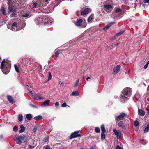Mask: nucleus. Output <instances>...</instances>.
<instances>
[{"instance_id": "f257e3e1", "label": "nucleus", "mask_w": 149, "mask_h": 149, "mask_svg": "<svg viewBox=\"0 0 149 149\" xmlns=\"http://www.w3.org/2000/svg\"><path fill=\"white\" fill-rule=\"evenodd\" d=\"M53 22V19L47 16H41L36 18L35 22L37 24H50Z\"/></svg>"}, {"instance_id": "f03ea898", "label": "nucleus", "mask_w": 149, "mask_h": 149, "mask_svg": "<svg viewBox=\"0 0 149 149\" xmlns=\"http://www.w3.org/2000/svg\"><path fill=\"white\" fill-rule=\"evenodd\" d=\"M131 90L130 88H125L122 91L120 97V99L122 101L128 100L131 96Z\"/></svg>"}, {"instance_id": "7ed1b4c3", "label": "nucleus", "mask_w": 149, "mask_h": 149, "mask_svg": "<svg viewBox=\"0 0 149 149\" xmlns=\"http://www.w3.org/2000/svg\"><path fill=\"white\" fill-rule=\"evenodd\" d=\"M11 68V65L7 63L5 59L1 62L0 68L3 72L5 74H7L9 72Z\"/></svg>"}, {"instance_id": "20e7f679", "label": "nucleus", "mask_w": 149, "mask_h": 149, "mask_svg": "<svg viewBox=\"0 0 149 149\" xmlns=\"http://www.w3.org/2000/svg\"><path fill=\"white\" fill-rule=\"evenodd\" d=\"M27 138L26 135L22 134L19 136L17 137L16 139V141L17 144H21L22 141L23 142H25L27 140Z\"/></svg>"}, {"instance_id": "39448f33", "label": "nucleus", "mask_w": 149, "mask_h": 149, "mask_svg": "<svg viewBox=\"0 0 149 149\" xmlns=\"http://www.w3.org/2000/svg\"><path fill=\"white\" fill-rule=\"evenodd\" d=\"M75 25L77 27H79L81 28H84L86 27L87 25L86 22V21H83L82 19H79L77 20L75 23Z\"/></svg>"}, {"instance_id": "423d86ee", "label": "nucleus", "mask_w": 149, "mask_h": 149, "mask_svg": "<svg viewBox=\"0 0 149 149\" xmlns=\"http://www.w3.org/2000/svg\"><path fill=\"white\" fill-rule=\"evenodd\" d=\"M8 10L10 14L11 17H16L17 13L15 8L12 6H9Z\"/></svg>"}, {"instance_id": "0eeeda50", "label": "nucleus", "mask_w": 149, "mask_h": 149, "mask_svg": "<svg viewBox=\"0 0 149 149\" xmlns=\"http://www.w3.org/2000/svg\"><path fill=\"white\" fill-rule=\"evenodd\" d=\"M126 116V114L123 113H122L120 115L117 117L116 118V121H120L122 120Z\"/></svg>"}, {"instance_id": "6e6552de", "label": "nucleus", "mask_w": 149, "mask_h": 149, "mask_svg": "<svg viewBox=\"0 0 149 149\" xmlns=\"http://www.w3.org/2000/svg\"><path fill=\"white\" fill-rule=\"evenodd\" d=\"M113 132L118 138H119L121 136L122 133L120 130H117L115 128L113 130Z\"/></svg>"}, {"instance_id": "1a4fd4ad", "label": "nucleus", "mask_w": 149, "mask_h": 149, "mask_svg": "<svg viewBox=\"0 0 149 149\" xmlns=\"http://www.w3.org/2000/svg\"><path fill=\"white\" fill-rule=\"evenodd\" d=\"M120 65H118L116 67H114L113 70V73L114 74H116L119 71L120 68Z\"/></svg>"}, {"instance_id": "9d476101", "label": "nucleus", "mask_w": 149, "mask_h": 149, "mask_svg": "<svg viewBox=\"0 0 149 149\" xmlns=\"http://www.w3.org/2000/svg\"><path fill=\"white\" fill-rule=\"evenodd\" d=\"M90 10V8H85L83 10L81 11V15H84L88 14Z\"/></svg>"}, {"instance_id": "9b49d317", "label": "nucleus", "mask_w": 149, "mask_h": 149, "mask_svg": "<svg viewBox=\"0 0 149 149\" xmlns=\"http://www.w3.org/2000/svg\"><path fill=\"white\" fill-rule=\"evenodd\" d=\"M33 99L38 100H40L43 99V97L39 94H36L33 95Z\"/></svg>"}, {"instance_id": "f8f14e48", "label": "nucleus", "mask_w": 149, "mask_h": 149, "mask_svg": "<svg viewBox=\"0 0 149 149\" xmlns=\"http://www.w3.org/2000/svg\"><path fill=\"white\" fill-rule=\"evenodd\" d=\"M118 126L124 130H126V127L124 125L123 122L122 121H120L118 123Z\"/></svg>"}, {"instance_id": "ddd939ff", "label": "nucleus", "mask_w": 149, "mask_h": 149, "mask_svg": "<svg viewBox=\"0 0 149 149\" xmlns=\"http://www.w3.org/2000/svg\"><path fill=\"white\" fill-rule=\"evenodd\" d=\"M79 131H75L74 133H73L70 136V138L71 139L77 137V136L78 135V134L79 133Z\"/></svg>"}, {"instance_id": "4468645a", "label": "nucleus", "mask_w": 149, "mask_h": 149, "mask_svg": "<svg viewBox=\"0 0 149 149\" xmlns=\"http://www.w3.org/2000/svg\"><path fill=\"white\" fill-rule=\"evenodd\" d=\"M7 98L9 102L12 104H14L15 102L13 97L10 95H8L7 96Z\"/></svg>"}, {"instance_id": "2eb2a0df", "label": "nucleus", "mask_w": 149, "mask_h": 149, "mask_svg": "<svg viewBox=\"0 0 149 149\" xmlns=\"http://www.w3.org/2000/svg\"><path fill=\"white\" fill-rule=\"evenodd\" d=\"M58 5H56L55 6H53V5H51L48 7V9L49 10V12H50L52 11L55 7L57 6Z\"/></svg>"}, {"instance_id": "dca6fc26", "label": "nucleus", "mask_w": 149, "mask_h": 149, "mask_svg": "<svg viewBox=\"0 0 149 149\" xmlns=\"http://www.w3.org/2000/svg\"><path fill=\"white\" fill-rule=\"evenodd\" d=\"M50 100H46L43 102V104L42 105V107H45L48 105Z\"/></svg>"}, {"instance_id": "f3484780", "label": "nucleus", "mask_w": 149, "mask_h": 149, "mask_svg": "<svg viewBox=\"0 0 149 149\" xmlns=\"http://www.w3.org/2000/svg\"><path fill=\"white\" fill-rule=\"evenodd\" d=\"M138 113L139 115L142 116H143L145 114L144 111L140 109L138 110Z\"/></svg>"}, {"instance_id": "a211bd4d", "label": "nucleus", "mask_w": 149, "mask_h": 149, "mask_svg": "<svg viewBox=\"0 0 149 149\" xmlns=\"http://www.w3.org/2000/svg\"><path fill=\"white\" fill-rule=\"evenodd\" d=\"M20 130L19 131L20 133L23 132L25 130V128L24 126L21 125L20 126Z\"/></svg>"}, {"instance_id": "6ab92c4d", "label": "nucleus", "mask_w": 149, "mask_h": 149, "mask_svg": "<svg viewBox=\"0 0 149 149\" xmlns=\"http://www.w3.org/2000/svg\"><path fill=\"white\" fill-rule=\"evenodd\" d=\"M40 1L33 4V7L34 8H36L38 7H40Z\"/></svg>"}, {"instance_id": "aec40b11", "label": "nucleus", "mask_w": 149, "mask_h": 149, "mask_svg": "<svg viewBox=\"0 0 149 149\" xmlns=\"http://www.w3.org/2000/svg\"><path fill=\"white\" fill-rule=\"evenodd\" d=\"M40 7H44L46 5V4L45 3V2L43 1H40Z\"/></svg>"}, {"instance_id": "412c9836", "label": "nucleus", "mask_w": 149, "mask_h": 149, "mask_svg": "<svg viewBox=\"0 0 149 149\" xmlns=\"http://www.w3.org/2000/svg\"><path fill=\"white\" fill-rule=\"evenodd\" d=\"M26 117L28 120H30L32 118V115L31 114H26Z\"/></svg>"}, {"instance_id": "4be33fe9", "label": "nucleus", "mask_w": 149, "mask_h": 149, "mask_svg": "<svg viewBox=\"0 0 149 149\" xmlns=\"http://www.w3.org/2000/svg\"><path fill=\"white\" fill-rule=\"evenodd\" d=\"M18 119L20 122L22 121L23 120V116L21 114H19L18 115Z\"/></svg>"}, {"instance_id": "5701e85b", "label": "nucleus", "mask_w": 149, "mask_h": 149, "mask_svg": "<svg viewBox=\"0 0 149 149\" xmlns=\"http://www.w3.org/2000/svg\"><path fill=\"white\" fill-rule=\"evenodd\" d=\"M149 130V124H148L146 126L144 130V133H146Z\"/></svg>"}, {"instance_id": "b1692460", "label": "nucleus", "mask_w": 149, "mask_h": 149, "mask_svg": "<svg viewBox=\"0 0 149 149\" xmlns=\"http://www.w3.org/2000/svg\"><path fill=\"white\" fill-rule=\"evenodd\" d=\"M104 7L108 10H109L112 8V6L110 4H107L104 6Z\"/></svg>"}, {"instance_id": "393cba45", "label": "nucleus", "mask_w": 149, "mask_h": 149, "mask_svg": "<svg viewBox=\"0 0 149 149\" xmlns=\"http://www.w3.org/2000/svg\"><path fill=\"white\" fill-rule=\"evenodd\" d=\"M71 95L74 96H77L79 95V94L77 91H74L72 93Z\"/></svg>"}, {"instance_id": "a878e982", "label": "nucleus", "mask_w": 149, "mask_h": 149, "mask_svg": "<svg viewBox=\"0 0 149 149\" xmlns=\"http://www.w3.org/2000/svg\"><path fill=\"white\" fill-rule=\"evenodd\" d=\"M101 130L102 132V133H105L106 132L105 128L104 125H102L101 126Z\"/></svg>"}, {"instance_id": "bb28decb", "label": "nucleus", "mask_w": 149, "mask_h": 149, "mask_svg": "<svg viewBox=\"0 0 149 149\" xmlns=\"http://www.w3.org/2000/svg\"><path fill=\"white\" fill-rule=\"evenodd\" d=\"M34 119L36 120H41L42 119V117L40 115H38L34 117Z\"/></svg>"}, {"instance_id": "cd10ccee", "label": "nucleus", "mask_w": 149, "mask_h": 149, "mask_svg": "<svg viewBox=\"0 0 149 149\" xmlns=\"http://www.w3.org/2000/svg\"><path fill=\"white\" fill-rule=\"evenodd\" d=\"M0 11L2 12V13L4 15H5L6 14V10L3 7H2L1 10Z\"/></svg>"}, {"instance_id": "c85d7f7f", "label": "nucleus", "mask_w": 149, "mask_h": 149, "mask_svg": "<svg viewBox=\"0 0 149 149\" xmlns=\"http://www.w3.org/2000/svg\"><path fill=\"white\" fill-rule=\"evenodd\" d=\"M105 133H101V139L102 140H104L105 138Z\"/></svg>"}, {"instance_id": "c756f323", "label": "nucleus", "mask_w": 149, "mask_h": 149, "mask_svg": "<svg viewBox=\"0 0 149 149\" xmlns=\"http://www.w3.org/2000/svg\"><path fill=\"white\" fill-rule=\"evenodd\" d=\"M125 31V30H123L120 32H119L118 33H117L116 34V36H117V37H118V36H119L120 35L122 34H123Z\"/></svg>"}, {"instance_id": "7c9ffc66", "label": "nucleus", "mask_w": 149, "mask_h": 149, "mask_svg": "<svg viewBox=\"0 0 149 149\" xmlns=\"http://www.w3.org/2000/svg\"><path fill=\"white\" fill-rule=\"evenodd\" d=\"M14 66L16 72H17V73H19V68L17 65L16 64H15L14 65Z\"/></svg>"}, {"instance_id": "2f4dec72", "label": "nucleus", "mask_w": 149, "mask_h": 149, "mask_svg": "<svg viewBox=\"0 0 149 149\" xmlns=\"http://www.w3.org/2000/svg\"><path fill=\"white\" fill-rule=\"evenodd\" d=\"M115 22H112L108 24L107 25L109 28L112 25L114 24H115Z\"/></svg>"}, {"instance_id": "473e14b6", "label": "nucleus", "mask_w": 149, "mask_h": 149, "mask_svg": "<svg viewBox=\"0 0 149 149\" xmlns=\"http://www.w3.org/2000/svg\"><path fill=\"white\" fill-rule=\"evenodd\" d=\"M93 19V17L91 16H90L88 18V19H87V22H90Z\"/></svg>"}, {"instance_id": "72a5a7b5", "label": "nucleus", "mask_w": 149, "mask_h": 149, "mask_svg": "<svg viewBox=\"0 0 149 149\" xmlns=\"http://www.w3.org/2000/svg\"><path fill=\"white\" fill-rule=\"evenodd\" d=\"M60 53V51H57L55 52V55L56 57H58Z\"/></svg>"}, {"instance_id": "f704fd0d", "label": "nucleus", "mask_w": 149, "mask_h": 149, "mask_svg": "<svg viewBox=\"0 0 149 149\" xmlns=\"http://www.w3.org/2000/svg\"><path fill=\"white\" fill-rule=\"evenodd\" d=\"M95 131L97 133H99L100 132V130L99 128L98 127H96L95 128Z\"/></svg>"}, {"instance_id": "c9c22d12", "label": "nucleus", "mask_w": 149, "mask_h": 149, "mask_svg": "<svg viewBox=\"0 0 149 149\" xmlns=\"http://www.w3.org/2000/svg\"><path fill=\"white\" fill-rule=\"evenodd\" d=\"M117 37H117V36H116V34L114 36L111 37L110 38V39L111 40H115L116 39V38Z\"/></svg>"}, {"instance_id": "e433bc0d", "label": "nucleus", "mask_w": 149, "mask_h": 149, "mask_svg": "<svg viewBox=\"0 0 149 149\" xmlns=\"http://www.w3.org/2000/svg\"><path fill=\"white\" fill-rule=\"evenodd\" d=\"M52 75L50 72L49 73V75L48 77V80H49L52 79Z\"/></svg>"}, {"instance_id": "4c0bfd02", "label": "nucleus", "mask_w": 149, "mask_h": 149, "mask_svg": "<svg viewBox=\"0 0 149 149\" xmlns=\"http://www.w3.org/2000/svg\"><path fill=\"white\" fill-rule=\"evenodd\" d=\"M11 30L13 31H17V27H11Z\"/></svg>"}, {"instance_id": "58836bf2", "label": "nucleus", "mask_w": 149, "mask_h": 149, "mask_svg": "<svg viewBox=\"0 0 149 149\" xmlns=\"http://www.w3.org/2000/svg\"><path fill=\"white\" fill-rule=\"evenodd\" d=\"M79 81V79L78 80H77L76 81V82H75V84H74L75 87H76L78 85Z\"/></svg>"}, {"instance_id": "ea45409f", "label": "nucleus", "mask_w": 149, "mask_h": 149, "mask_svg": "<svg viewBox=\"0 0 149 149\" xmlns=\"http://www.w3.org/2000/svg\"><path fill=\"white\" fill-rule=\"evenodd\" d=\"M139 125V123L137 121H135L134 123V125L135 127H137Z\"/></svg>"}, {"instance_id": "a19ab883", "label": "nucleus", "mask_w": 149, "mask_h": 149, "mask_svg": "<svg viewBox=\"0 0 149 149\" xmlns=\"http://www.w3.org/2000/svg\"><path fill=\"white\" fill-rule=\"evenodd\" d=\"M22 17H29V15L28 14H25L24 15H22Z\"/></svg>"}, {"instance_id": "79ce46f5", "label": "nucleus", "mask_w": 149, "mask_h": 149, "mask_svg": "<svg viewBox=\"0 0 149 149\" xmlns=\"http://www.w3.org/2000/svg\"><path fill=\"white\" fill-rule=\"evenodd\" d=\"M13 130L15 132H17L18 130V128L16 126H15L13 128Z\"/></svg>"}, {"instance_id": "37998d69", "label": "nucleus", "mask_w": 149, "mask_h": 149, "mask_svg": "<svg viewBox=\"0 0 149 149\" xmlns=\"http://www.w3.org/2000/svg\"><path fill=\"white\" fill-rule=\"evenodd\" d=\"M29 105L32 107L35 108H38L37 106L34 105H33L31 103L29 104Z\"/></svg>"}, {"instance_id": "c03bdc74", "label": "nucleus", "mask_w": 149, "mask_h": 149, "mask_svg": "<svg viewBox=\"0 0 149 149\" xmlns=\"http://www.w3.org/2000/svg\"><path fill=\"white\" fill-rule=\"evenodd\" d=\"M17 23L15 22L13 24L11 27H17Z\"/></svg>"}, {"instance_id": "a18cd8bd", "label": "nucleus", "mask_w": 149, "mask_h": 149, "mask_svg": "<svg viewBox=\"0 0 149 149\" xmlns=\"http://www.w3.org/2000/svg\"><path fill=\"white\" fill-rule=\"evenodd\" d=\"M109 28L106 25L103 28V30L106 31Z\"/></svg>"}, {"instance_id": "49530a36", "label": "nucleus", "mask_w": 149, "mask_h": 149, "mask_svg": "<svg viewBox=\"0 0 149 149\" xmlns=\"http://www.w3.org/2000/svg\"><path fill=\"white\" fill-rule=\"evenodd\" d=\"M142 142H141V143L143 144V145H145V144H146L147 142V141H144L143 140H142Z\"/></svg>"}, {"instance_id": "de8ad7c7", "label": "nucleus", "mask_w": 149, "mask_h": 149, "mask_svg": "<svg viewBox=\"0 0 149 149\" xmlns=\"http://www.w3.org/2000/svg\"><path fill=\"white\" fill-rule=\"evenodd\" d=\"M67 106V105L66 103L65 102L63 103L61 105V107H65Z\"/></svg>"}, {"instance_id": "09e8293b", "label": "nucleus", "mask_w": 149, "mask_h": 149, "mask_svg": "<svg viewBox=\"0 0 149 149\" xmlns=\"http://www.w3.org/2000/svg\"><path fill=\"white\" fill-rule=\"evenodd\" d=\"M48 138L47 137H45L43 141H44L45 142H47L48 141Z\"/></svg>"}, {"instance_id": "8fccbe9b", "label": "nucleus", "mask_w": 149, "mask_h": 149, "mask_svg": "<svg viewBox=\"0 0 149 149\" xmlns=\"http://www.w3.org/2000/svg\"><path fill=\"white\" fill-rule=\"evenodd\" d=\"M116 149H123V148L121 147H120L118 145H117Z\"/></svg>"}, {"instance_id": "3c124183", "label": "nucleus", "mask_w": 149, "mask_h": 149, "mask_svg": "<svg viewBox=\"0 0 149 149\" xmlns=\"http://www.w3.org/2000/svg\"><path fill=\"white\" fill-rule=\"evenodd\" d=\"M121 11V10L119 8L116 9V12H118Z\"/></svg>"}, {"instance_id": "603ef678", "label": "nucleus", "mask_w": 149, "mask_h": 149, "mask_svg": "<svg viewBox=\"0 0 149 149\" xmlns=\"http://www.w3.org/2000/svg\"><path fill=\"white\" fill-rule=\"evenodd\" d=\"M37 128L36 127H35L33 129V131L34 132H36L37 131Z\"/></svg>"}, {"instance_id": "864d4df0", "label": "nucleus", "mask_w": 149, "mask_h": 149, "mask_svg": "<svg viewBox=\"0 0 149 149\" xmlns=\"http://www.w3.org/2000/svg\"><path fill=\"white\" fill-rule=\"evenodd\" d=\"M143 2L145 3H148L149 4V0H144L143 1Z\"/></svg>"}, {"instance_id": "5fc2aeb1", "label": "nucleus", "mask_w": 149, "mask_h": 149, "mask_svg": "<svg viewBox=\"0 0 149 149\" xmlns=\"http://www.w3.org/2000/svg\"><path fill=\"white\" fill-rule=\"evenodd\" d=\"M29 94L31 95L33 97V93L31 91H29Z\"/></svg>"}, {"instance_id": "6e6d98bb", "label": "nucleus", "mask_w": 149, "mask_h": 149, "mask_svg": "<svg viewBox=\"0 0 149 149\" xmlns=\"http://www.w3.org/2000/svg\"><path fill=\"white\" fill-rule=\"evenodd\" d=\"M148 62L147 63V64H146L144 66V68L145 69H146L148 67Z\"/></svg>"}, {"instance_id": "4d7b16f0", "label": "nucleus", "mask_w": 149, "mask_h": 149, "mask_svg": "<svg viewBox=\"0 0 149 149\" xmlns=\"http://www.w3.org/2000/svg\"><path fill=\"white\" fill-rule=\"evenodd\" d=\"M50 147H49L48 146H46L45 147V149H52V148H50Z\"/></svg>"}, {"instance_id": "13d9d810", "label": "nucleus", "mask_w": 149, "mask_h": 149, "mask_svg": "<svg viewBox=\"0 0 149 149\" xmlns=\"http://www.w3.org/2000/svg\"><path fill=\"white\" fill-rule=\"evenodd\" d=\"M59 104L58 102H56L55 103V105L57 107L59 105Z\"/></svg>"}, {"instance_id": "bf43d9fd", "label": "nucleus", "mask_w": 149, "mask_h": 149, "mask_svg": "<svg viewBox=\"0 0 149 149\" xmlns=\"http://www.w3.org/2000/svg\"><path fill=\"white\" fill-rule=\"evenodd\" d=\"M48 0H45V1H44L45 2V3H46V5L48 3Z\"/></svg>"}, {"instance_id": "052dcab7", "label": "nucleus", "mask_w": 149, "mask_h": 149, "mask_svg": "<svg viewBox=\"0 0 149 149\" xmlns=\"http://www.w3.org/2000/svg\"><path fill=\"white\" fill-rule=\"evenodd\" d=\"M3 138V135H1L0 136V139L1 140Z\"/></svg>"}, {"instance_id": "680f3d73", "label": "nucleus", "mask_w": 149, "mask_h": 149, "mask_svg": "<svg viewBox=\"0 0 149 149\" xmlns=\"http://www.w3.org/2000/svg\"><path fill=\"white\" fill-rule=\"evenodd\" d=\"M82 136V135L81 134H78L77 135V137H81Z\"/></svg>"}, {"instance_id": "e2e57ef3", "label": "nucleus", "mask_w": 149, "mask_h": 149, "mask_svg": "<svg viewBox=\"0 0 149 149\" xmlns=\"http://www.w3.org/2000/svg\"><path fill=\"white\" fill-rule=\"evenodd\" d=\"M146 109V110L147 111V112H148V115H149V109H148V108H147Z\"/></svg>"}, {"instance_id": "0e129e2a", "label": "nucleus", "mask_w": 149, "mask_h": 149, "mask_svg": "<svg viewBox=\"0 0 149 149\" xmlns=\"http://www.w3.org/2000/svg\"><path fill=\"white\" fill-rule=\"evenodd\" d=\"M90 79V77H88L87 78H86V80L87 81H88V79Z\"/></svg>"}, {"instance_id": "69168bd1", "label": "nucleus", "mask_w": 149, "mask_h": 149, "mask_svg": "<svg viewBox=\"0 0 149 149\" xmlns=\"http://www.w3.org/2000/svg\"><path fill=\"white\" fill-rule=\"evenodd\" d=\"M29 84H26V87L27 86L29 87Z\"/></svg>"}, {"instance_id": "338daca9", "label": "nucleus", "mask_w": 149, "mask_h": 149, "mask_svg": "<svg viewBox=\"0 0 149 149\" xmlns=\"http://www.w3.org/2000/svg\"><path fill=\"white\" fill-rule=\"evenodd\" d=\"M90 149H94V148L93 147H91V148H90Z\"/></svg>"}, {"instance_id": "774afa93", "label": "nucleus", "mask_w": 149, "mask_h": 149, "mask_svg": "<svg viewBox=\"0 0 149 149\" xmlns=\"http://www.w3.org/2000/svg\"><path fill=\"white\" fill-rule=\"evenodd\" d=\"M147 90H149V85L148 86V88H147Z\"/></svg>"}]
</instances>
